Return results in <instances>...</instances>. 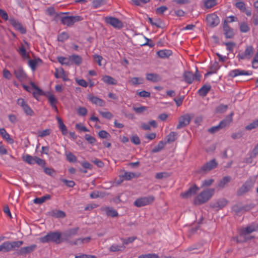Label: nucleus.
<instances>
[{
    "mask_svg": "<svg viewBox=\"0 0 258 258\" xmlns=\"http://www.w3.org/2000/svg\"><path fill=\"white\" fill-rule=\"evenodd\" d=\"M214 192V188H208L203 190L195 198L194 204L195 205H200L207 202L213 196Z\"/></svg>",
    "mask_w": 258,
    "mask_h": 258,
    "instance_id": "1",
    "label": "nucleus"
},
{
    "mask_svg": "<svg viewBox=\"0 0 258 258\" xmlns=\"http://www.w3.org/2000/svg\"><path fill=\"white\" fill-rule=\"evenodd\" d=\"M39 240L43 243L53 242L56 244H59L63 242L62 240L61 233L57 231L49 232L45 236L40 237Z\"/></svg>",
    "mask_w": 258,
    "mask_h": 258,
    "instance_id": "2",
    "label": "nucleus"
},
{
    "mask_svg": "<svg viewBox=\"0 0 258 258\" xmlns=\"http://www.w3.org/2000/svg\"><path fill=\"white\" fill-rule=\"evenodd\" d=\"M64 13H60L56 14L55 16V19L60 18L61 23L67 26H71L74 23L77 22L81 21L83 20V18L80 16H62L60 15H63Z\"/></svg>",
    "mask_w": 258,
    "mask_h": 258,
    "instance_id": "3",
    "label": "nucleus"
},
{
    "mask_svg": "<svg viewBox=\"0 0 258 258\" xmlns=\"http://www.w3.org/2000/svg\"><path fill=\"white\" fill-rule=\"evenodd\" d=\"M255 181L252 179L247 180L244 184L238 189L236 192L237 196H242L243 194L250 191L253 187Z\"/></svg>",
    "mask_w": 258,
    "mask_h": 258,
    "instance_id": "4",
    "label": "nucleus"
},
{
    "mask_svg": "<svg viewBox=\"0 0 258 258\" xmlns=\"http://www.w3.org/2000/svg\"><path fill=\"white\" fill-rule=\"evenodd\" d=\"M201 77V76L199 74L197 68L196 69V72L195 74H194L191 72L187 71L185 72L183 75L184 81L189 84H191L194 80L200 81Z\"/></svg>",
    "mask_w": 258,
    "mask_h": 258,
    "instance_id": "5",
    "label": "nucleus"
},
{
    "mask_svg": "<svg viewBox=\"0 0 258 258\" xmlns=\"http://www.w3.org/2000/svg\"><path fill=\"white\" fill-rule=\"evenodd\" d=\"M104 21L106 24L117 29H121L124 26L122 21L113 17H106L104 18Z\"/></svg>",
    "mask_w": 258,
    "mask_h": 258,
    "instance_id": "6",
    "label": "nucleus"
},
{
    "mask_svg": "<svg viewBox=\"0 0 258 258\" xmlns=\"http://www.w3.org/2000/svg\"><path fill=\"white\" fill-rule=\"evenodd\" d=\"M217 163L215 159H212L203 165L197 172L198 173H206L217 166Z\"/></svg>",
    "mask_w": 258,
    "mask_h": 258,
    "instance_id": "7",
    "label": "nucleus"
},
{
    "mask_svg": "<svg viewBox=\"0 0 258 258\" xmlns=\"http://www.w3.org/2000/svg\"><path fill=\"white\" fill-rule=\"evenodd\" d=\"M254 54V49L251 45L247 46L243 52L239 53L237 57L239 60L247 59L249 60Z\"/></svg>",
    "mask_w": 258,
    "mask_h": 258,
    "instance_id": "8",
    "label": "nucleus"
},
{
    "mask_svg": "<svg viewBox=\"0 0 258 258\" xmlns=\"http://www.w3.org/2000/svg\"><path fill=\"white\" fill-rule=\"evenodd\" d=\"M154 199L153 196L139 198L134 202V205L137 207H143L152 203Z\"/></svg>",
    "mask_w": 258,
    "mask_h": 258,
    "instance_id": "9",
    "label": "nucleus"
},
{
    "mask_svg": "<svg viewBox=\"0 0 258 258\" xmlns=\"http://www.w3.org/2000/svg\"><path fill=\"white\" fill-rule=\"evenodd\" d=\"M79 230V227H75L67 230L62 234V240L63 241H65L69 243V241H72V240H70V238L78 234Z\"/></svg>",
    "mask_w": 258,
    "mask_h": 258,
    "instance_id": "10",
    "label": "nucleus"
},
{
    "mask_svg": "<svg viewBox=\"0 0 258 258\" xmlns=\"http://www.w3.org/2000/svg\"><path fill=\"white\" fill-rule=\"evenodd\" d=\"M36 248V244H32L29 246L22 247L17 251V254L18 255L26 256L33 252Z\"/></svg>",
    "mask_w": 258,
    "mask_h": 258,
    "instance_id": "11",
    "label": "nucleus"
},
{
    "mask_svg": "<svg viewBox=\"0 0 258 258\" xmlns=\"http://www.w3.org/2000/svg\"><path fill=\"white\" fill-rule=\"evenodd\" d=\"M206 21L207 25L210 27L217 26L220 22L219 17L215 14H211L207 16Z\"/></svg>",
    "mask_w": 258,
    "mask_h": 258,
    "instance_id": "12",
    "label": "nucleus"
},
{
    "mask_svg": "<svg viewBox=\"0 0 258 258\" xmlns=\"http://www.w3.org/2000/svg\"><path fill=\"white\" fill-rule=\"evenodd\" d=\"M17 104L23 108L24 111L27 115L32 116L34 115V112L33 110L23 98L18 99L17 100Z\"/></svg>",
    "mask_w": 258,
    "mask_h": 258,
    "instance_id": "13",
    "label": "nucleus"
},
{
    "mask_svg": "<svg viewBox=\"0 0 258 258\" xmlns=\"http://www.w3.org/2000/svg\"><path fill=\"white\" fill-rule=\"evenodd\" d=\"M200 189L197 185L194 184L193 186L184 192L180 194V197L183 199H188L196 195Z\"/></svg>",
    "mask_w": 258,
    "mask_h": 258,
    "instance_id": "14",
    "label": "nucleus"
},
{
    "mask_svg": "<svg viewBox=\"0 0 258 258\" xmlns=\"http://www.w3.org/2000/svg\"><path fill=\"white\" fill-rule=\"evenodd\" d=\"M87 98L89 101L96 105L103 107L105 105V102L103 100L93 95L92 94H88Z\"/></svg>",
    "mask_w": 258,
    "mask_h": 258,
    "instance_id": "15",
    "label": "nucleus"
},
{
    "mask_svg": "<svg viewBox=\"0 0 258 258\" xmlns=\"http://www.w3.org/2000/svg\"><path fill=\"white\" fill-rule=\"evenodd\" d=\"M191 117L188 114L181 116L179 119V123L177 125V129H180L189 124Z\"/></svg>",
    "mask_w": 258,
    "mask_h": 258,
    "instance_id": "16",
    "label": "nucleus"
},
{
    "mask_svg": "<svg viewBox=\"0 0 258 258\" xmlns=\"http://www.w3.org/2000/svg\"><path fill=\"white\" fill-rule=\"evenodd\" d=\"M100 211L105 213L107 216L116 217L118 215L117 211L111 207H102L100 208Z\"/></svg>",
    "mask_w": 258,
    "mask_h": 258,
    "instance_id": "17",
    "label": "nucleus"
},
{
    "mask_svg": "<svg viewBox=\"0 0 258 258\" xmlns=\"http://www.w3.org/2000/svg\"><path fill=\"white\" fill-rule=\"evenodd\" d=\"M9 21L11 25H12L16 30L20 31L22 34H25L26 33V29L19 22L14 18H10Z\"/></svg>",
    "mask_w": 258,
    "mask_h": 258,
    "instance_id": "18",
    "label": "nucleus"
},
{
    "mask_svg": "<svg viewBox=\"0 0 258 258\" xmlns=\"http://www.w3.org/2000/svg\"><path fill=\"white\" fill-rule=\"evenodd\" d=\"M228 203V201L225 199H221L218 200L215 203H211L210 206L214 209H222L224 208Z\"/></svg>",
    "mask_w": 258,
    "mask_h": 258,
    "instance_id": "19",
    "label": "nucleus"
},
{
    "mask_svg": "<svg viewBox=\"0 0 258 258\" xmlns=\"http://www.w3.org/2000/svg\"><path fill=\"white\" fill-rule=\"evenodd\" d=\"M258 224H252L247 226L246 228L242 229L241 230V234L245 235L250 234L254 231L257 230Z\"/></svg>",
    "mask_w": 258,
    "mask_h": 258,
    "instance_id": "20",
    "label": "nucleus"
},
{
    "mask_svg": "<svg viewBox=\"0 0 258 258\" xmlns=\"http://www.w3.org/2000/svg\"><path fill=\"white\" fill-rule=\"evenodd\" d=\"M252 75L251 71H246L244 70H241L239 69H235L231 71L229 73V76L234 78L239 75Z\"/></svg>",
    "mask_w": 258,
    "mask_h": 258,
    "instance_id": "21",
    "label": "nucleus"
},
{
    "mask_svg": "<svg viewBox=\"0 0 258 258\" xmlns=\"http://www.w3.org/2000/svg\"><path fill=\"white\" fill-rule=\"evenodd\" d=\"M235 6L241 12L244 13L247 16H250L251 15V11L246 9L245 4L244 2L238 1L235 3Z\"/></svg>",
    "mask_w": 258,
    "mask_h": 258,
    "instance_id": "22",
    "label": "nucleus"
},
{
    "mask_svg": "<svg viewBox=\"0 0 258 258\" xmlns=\"http://www.w3.org/2000/svg\"><path fill=\"white\" fill-rule=\"evenodd\" d=\"M14 74L20 81H23L26 79L27 76L22 68H19L14 71Z\"/></svg>",
    "mask_w": 258,
    "mask_h": 258,
    "instance_id": "23",
    "label": "nucleus"
},
{
    "mask_svg": "<svg viewBox=\"0 0 258 258\" xmlns=\"http://www.w3.org/2000/svg\"><path fill=\"white\" fill-rule=\"evenodd\" d=\"M223 29L224 35L226 38H232L234 36V33L232 28H230L229 26L225 23L223 25Z\"/></svg>",
    "mask_w": 258,
    "mask_h": 258,
    "instance_id": "24",
    "label": "nucleus"
},
{
    "mask_svg": "<svg viewBox=\"0 0 258 258\" xmlns=\"http://www.w3.org/2000/svg\"><path fill=\"white\" fill-rule=\"evenodd\" d=\"M91 240V237L90 236L85 238H79L74 241H69V244L71 245H77L84 243H88Z\"/></svg>",
    "mask_w": 258,
    "mask_h": 258,
    "instance_id": "25",
    "label": "nucleus"
},
{
    "mask_svg": "<svg viewBox=\"0 0 258 258\" xmlns=\"http://www.w3.org/2000/svg\"><path fill=\"white\" fill-rule=\"evenodd\" d=\"M146 79L147 80L153 83H156L161 80L160 76L156 73H147Z\"/></svg>",
    "mask_w": 258,
    "mask_h": 258,
    "instance_id": "26",
    "label": "nucleus"
},
{
    "mask_svg": "<svg viewBox=\"0 0 258 258\" xmlns=\"http://www.w3.org/2000/svg\"><path fill=\"white\" fill-rule=\"evenodd\" d=\"M69 57V61H70V65L75 64L79 66L82 62V58L79 55L74 54Z\"/></svg>",
    "mask_w": 258,
    "mask_h": 258,
    "instance_id": "27",
    "label": "nucleus"
},
{
    "mask_svg": "<svg viewBox=\"0 0 258 258\" xmlns=\"http://www.w3.org/2000/svg\"><path fill=\"white\" fill-rule=\"evenodd\" d=\"M211 89V86L210 84H205L203 85L198 91L199 94L205 97Z\"/></svg>",
    "mask_w": 258,
    "mask_h": 258,
    "instance_id": "28",
    "label": "nucleus"
},
{
    "mask_svg": "<svg viewBox=\"0 0 258 258\" xmlns=\"http://www.w3.org/2000/svg\"><path fill=\"white\" fill-rule=\"evenodd\" d=\"M0 134L3 138L5 139L9 144H12L14 143V140L10 137V135L7 133L4 128H0Z\"/></svg>",
    "mask_w": 258,
    "mask_h": 258,
    "instance_id": "29",
    "label": "nucleus"
},
{
    "mask_svg": "<svg viewBox=\"0 0 258 258\" xmlns=\"http://www.w3.org/2000/svg\"><path fill=\"white\" fill-rule=\"evenodd\" d=\"M172 54L171 50L169 49L161 50L157 52V54L160 58H166L169 57Z\"/></svg>",
    "mask_w": 258,
    "mask_h": 258,
    "instance_id": "30",
    "label": "nucleus"
},
{
    "mask_svg": "<svg viewBox=\"0 0 258 258\" xmlns=\"http://www.w3.org/2000/svg\"><path fill=\"white\" fill-rule=\"evenodd\" d=\"M233 114V112H231L230 114L226 116L225 119L220 121V123L224 127L228 126L229 124L232 121V117Z\"/></svg>",
    "mask_w": 258,
    "mask_h": 258,
    "instance_id": "31",
    "label": "nucleus"
},
{
    "mask_svg": "<svg viewBox=\"0 0 258 258\" xmlns=\"http://www.w3.org/2000/svg\"><path fill=\"white\" fill-rule=\"evenodd\" d=\"M231 180V177L226 176L223 177L219 182L218 186L221 188H224Z\"/></svg>",
    "mask_w": 258,
    "mask_h": 258,
    "instance_id": "32",
    "label": "nucleus"
},
{
    "mask_svg": "<svg viewBox=\"0 0 258 258\" xmlns=\"http://www.w3.org/2000/svg\"><path fill=\"white\" fill-rule=\"evenodd\" d=\"M58 121L59 128L61 131L63 135H66L68 134V131L66 126L63 123L62 120L58 116L56 117Z\"/></svg>",
    "mask_w": 258,
    "mask_h": 258,
    "instance_id": "33",
    "label": "nucleus"
},
{
    "mask_svg": "<svg viewBox=\"0 0 258 258\" xmlns=\"http://www.w3.org/2000/svg\"><path fill=\"white\" fill-rule=\"evenodd\" d=\"M102 80L106 84L109 85H116L117 83L116 80L111 76L105 75L102 78Z\"/></svg>",
    "mask_w": 258,
    "mask_h": 258,
    "instance_id": "34",
    "label": "nucleus"
},
{
    "mask_svg": "<svg viewBox=\"0 0 258 258\" xmlns=\"http://www.w3.org/2000/svg\"><path fill=\"white\" fill-rule=\"evenodd\" d=\"M51 198V196L49 195H46L41 198H35L33 200V202L36 204H41L45 202L46 200H50Z\"/></svg>",
    "mask_w": 258,
    "mask_h": 258,
    "instance_id": "35",
    "label": "nucleus"
},
{
    "mask_svg": "<svg viewBox=\"0 0 258 258\" xmlns=\"http://www.w3.org/2000/svg\"><path fill=\"white\" fill-rule=\"evenodd\" d=\"M10 251H11V250L10 241H6L0 245V251L7 252Z\"/></svg>",
    "mask_w": 258,
    "mask_h": 258,
    "instance_id": "36",
    "label": "nucleus"
},
{
    "mask_svg": "<svg viewBox=\"0 0 258 258\" xmlns=\"http://www.w3.org/2000/svg\"><path fill=\"white\" fill-rule=\"evenodd\" d=\"M51 215L56 218H63L66 216V214L62 211L54 210L51 212Z\"/></svg>",
    "mask_w": 258,
    "mask_h": 258,
    "instance_id": "37",
    "label": "nucleus"
},
{
    "mask_svg": "<svg viewBox=\"0 0 258 258\" xmlns=\"http://www.w3.org/2000/svg\"><path fill=\"white\" fill-rule=\"evenodd\" d=\"M166 145V143L163 141H160L158 144L155 146L154 149L152 150V152L153 153H155L160 152L163 149H164L165 146Z\"/></svg>",
    "mask_w": 258,
    "mask_h": 258,
    "instance_id": "38",
    "label": "nucleus"
},
{
    "mask_svg": "<svg viewBox=\"0 0 258 258\" xmlns=\"http://www.w3.org/2000/svg\"><path fill=\"white\" fill-rule=\"evenodd\" d=\"M143 81L144 80L142 78L134 77L129 80V82L132 85H137L143 84Z\"/></svg>",
    "mask_w": 258,
    "mask_h": 258,
    "instance_id": "39",
    "label": "nucleus"
},
{
    "mask_svg": "<svg viewBox=\"0 0 258 258\" xmlns=\"http://www.w3.org/2000/svg\"><path fill=\"white\" fill-rule=\"evenodd\" d=\"M228 108L227 105L221 104L218 105L215 109L216 112L218 113H223L225 112Z\"/></svg>",
    "mask_w": 258,
    "mask_h": 258,
    "instance_id": "40",
    "label": "nucleus"
},
{
    "mask_svg": "<svg viewBox=\"0 0 258 258\" xmlns=\"http://www.w3.org/2000/svg\"><path fill=\"white\" fill-rule=\"evenodd\" d=\"M58 61L61 64H66L70 66V61H69V57L68 58L63 56H58L57 57Z\"/></svg>",
    "mask_w": 258,
    "mask_h": 258,
    "instance_id": "41",
    "label": "nucleus"
},
{
    "mask_svg": "<svg viewBox=\"0 0 258 258\" xmlns=\"http://www.w3.org/2000/svg\"><path fill=\"white\" fill-rule=\"evenodd\" d=\"M258 127V119L254 120L252 122L246 125L245 127L246 130L250 131Z\"/></svg>",
    "mask_w": 258,
    "mask_h": 258,
    "instance_id": "42",
    "label": "nucleus"
},
{
    "mask_svg": "<svg viewBox=\"0 0 258 258\" xmlns=\"http://www.w3.org/2000/svg\"><path fill=\"white\" fill-rule=\"evenodd\" d=\"M224 128L222 125L219 123L218 125L212 126L208 129V132L211 134H214L217 132H218L220 130Z\"/></svg>",
    "mask_w": 258,
    "mask_h": 258,
    "instance_id": "43",
    "label": "nucleus"
},
{
    "mask_svg": "<svg viewBox=\"0 0 258 258\" xmlns=\"http://www.w3.org/2000/svg\"><path fill=\"white\" fill-rule=\"evenodd\" d=\"M35 91L33 92V95L35 99H38L40 96L44 95L43 91L38 87L35 89Z\"/></svg>",
    "mask_w": 258,
    "mask_h": 258,
    "instance_id": "44",
    "label": "nucleus"
},
{
    "mask_svg": "<svg viewBox=\"0 0 258 258\" xmlns=\"http://www.w3.org/2000/svg\"><path fill=\"white\" fill-rule=\"evenodd\" d=\"M122 177L126 180H130L136 176L135 174L131 172H125Z\"/></svg>",
    "mask_w": 258,
    "mask_h": 258,
    "instance_id": "45",
    "label": "nucleus"
},
{
    "mask_svg": "<svg viewBox=\"0 0 258 258\" xmlns=\"http://www.w3.org/2000/svg\"><path fill=\"white\" fill-rule=\"evenodd\" d=\"M247 206H243V207H239L237 205H234L232 207V210L237 214H238L240 212L242 211H246L247 210Z\"/></svg>",
    "mask_w": 258,
    "mask_h": 258,
    "instance_id": "46",
    "label": "nucleus"
},
{
    "mask_svg": "<svg viewBox=\"0 0 258 258\" xmlns=\"http://www.w3.org/2000/svg\"><path fill=\"white\" fill-rule=\"evenodd\" d=\"M204 4L207 8L210 9L216 5L217 3L216 0H205Z\"/></svg>",
    "mask_w": 258,
    "mask_h": 258,
    "instance_id": "47",
    "label": "nucleus"
},
{
    "mask_svg": "<svg viewBox=\"0 0 258 258\" xmlns=\"http://www.w3.org/2000/svg\"><path fill=\"white\" fill-rule=\"evenodd\" d=\"M69 35L66 32H62L58 35L57 40L58 41L63 42L69 38Z\"/></svg>",
    "mask_w": 258,
    "mask_h": 258,
    "instance_id": "48",
    "label": "nucleus"
},
{
    "mask_svg": "<svg viewBox=\"0 0 258 258\" xmlns=\"http://www.w3.org/2000/svg\"><path fill=\"white\" fill-rule=\"evenodd\" d=\"M67 160L70 162H76L77 161L76 157L72 153H66Z\"/></svg>",
    "mask_w": 258,
    "mask_h": 258,
    "instance_id": "49",
    "label": "nucleus"
},
{
    "mask_svg": "<svg viewBox=\"0 0 258 258\" xmlns=\"http://www.w3.org/2000/svg\"><path fill=\"white\" fill-rule=\"evenodd\" d=\"M24 160L30 164H34L35 163V156L33 157L31 155H27Z\"/></svg>",
    "mask_w": 258,
    "mask_h": 258,
    "instance_id": "50",
    "label": "nucleus"
},
{
    "mask_svg": "<svg viewBox=\"0 0 258 258\" xmlns=\"http://www.w3.org/2000/svg\"><path fill=\"white\" fill-rule=\"evenodd\" d=\"M107 0H94L93 1V6L97 8L106 3Z\"/></svg>",
    "mask_w": 258,
    "mask_h": 258,
    "instance_id": "51",
    "label": "nucleus"
},
{
    "mask_svg": "<svg viewBox=\"0 0 258 258\" xmlns=\"http://www.w3.org/2000/svg\"><path fill=\"white\" fill-rule=\"evenodd\" d=\"M19 53L24 58H28L29 57V54L27 53L25 46L22 44L21 47L18 50Z\"/></svg>",
    "mask_w": 258,
    "mask_h": 258,
    "instance_id": "52",
    "label": "nucleus"
},
{
    "mask_svg": "<svg viewBox=\"0 0 258 258\" xmlns=\"http://www.w3.org/2000/svg\"><path fill=\"white\" fill-rule=\"evenodd\" d=\"M240 30L242 33H246L249 30V27L247 24L243 22L240 24Z\"/></svg>",
    "mask_w": 258,
    "mask_h": 258,
    "instance_id": "53",
    "label": "nucleus"
},
{
    "mask_svg": "<svg viewBox=\"0 0 258 258\" xmlns=\"http://www.w3.org/2000/svg\"><path fill=\"white\" fill-rule=\"evenodd\" d=\"M177 134L175 132H171L167 137V142L171 143L174 142L176 139Z\"/></svg>",
    "mask_w": 258,
    "mask_h": 258,
    "instance_id": "54",
    "label": "nucleus"
},
{
    "mask_svg": "<svg viewBox=\"0 0 258 258\" xmlns=\"http://www.w3.org/2000/svg\"><path fill=\"white\" fill-rule=\"evenodd\" d=\"M170 176V174L166 172H159L156 174L155 177L157 179H161L164 178H167Z\"/></svg>",
    "mask_w": 258,
    "mask_h": 258,
    "instance_id": "55",
    "label": "nucleus"
},
{
    "mask_svg": "<svg viewBox=\"0 0 258 258\" xmlns=\"http://www.w3.org/2000/svg\"><path fill=\"white\" fill-rule=\"evenodd\" d=\"M124 248H125V246L123 245L119 246V245L113 244V245H112L110 247L109 250L112 252H115V251L121 250H122L121 248L124 249Z\"/></svg>",
    "mask_w": 258,
    "mask_h": 258,
    "instance_id": "56",
    "label": "nucleus"
},
{
    "mask_svg": "<svg viewBox=\"0 0 258 258\" xmlns=\"http://www.w3.org/2000/svg\"><path fill=\"white\" fill-rule=\"evenodd\" d=\"M98 136L101 139H108L110 138V135L105 131L101 130L98 133Z\"/></svg>",
    "mask_w": 258,
    "mask_h": 258,
    "instance_id": "57",
    "label": "nucleus"
},
{
    "mask_svg": "<svg viewBox=\"0 0 258 258\" xmlns=\"http://www.w3.org/2000/svg\"><path fill=\"white\" fill-rule=\"evenodd\" d=\"M38 61L41 62V60L40 58H38L37 59L29 60V65L33 70H35Z\"/></svg>",
    "mask_w": 258,
    "mask_h": 258,
    "instance_id": "58",
    "label": "nucleus"
},
{
    "mask_svg": "<svg viewBox=\"0 0 258 258\" xmlns=\"http://www.w3.org/2000/svg\"><path fill=\"white\" fill-rule=\"evenodd\" d=\"M251 62L252 68L256 69L258 68V51L255 54Z\"/></svg>",
    "mask_w": 258,
    "mask_h": 258,
    "instance_id": "59",
    "label": "nucleus"
},
{
    "mask_svg": "<svg viewBox=\"0 0 258 258\" xmlns=\"http://www.w3.org/2000/svg\"><path fill=\"white\" fill-rule=\"evenodd\" d=\"M51 130L50 129H46L42 131L38 132V137L43 138L47 136H49L50 134Z\"/></svg>",
    "mask_w": 258,
    "mask_h": 258,
    "instance_id": "60",
    "label": "nucleus"
},
{
    "mask_svg": "<svg viewBox=\"0 0 258 258\" xmlns=\"http://www.w3.org/2000/svg\"><path fill=\"white\" fill-rule=\"evenodd\" d=\"M78 114L82 116H84L87 114V109L85 107H80L77 110Z\"/></svg>",
    "mask_w": 258,
    "mask_h": 258,
    "instance_id": "61",
    "label": "nucleus"
},
{
    "mask_svg": "<svg viewBox=\"0 0 258 258\" xmlns=\"http://www.w3.org/2000/svg\"><path fill=\"white\" fill-rule=\"evenodd\" d=\"M99 112H100V114L103 117L107 118L108 119H111L113 116V114L109 111H107V112L100 111Z\"/></svg>",
    "mask_w": 258,
    "mask_h": 258,
    "instance_id": "62",
    "label": "nucleus"
},
{
    "mask_svg": "<svg viewBox=\"0 0 258 258\" xmlns=\"http://www.w3.org/2000/svg\"><path fill=\"white\" fill-rule=\"evenodd\" d=\"M138 258H159L158 255L155 253H148L146 254H142Z\"/></svg>",
    "mask_w": 258,
    "mask_h": 258,
    "instance_id": "63",
    "label": "nucleus"
},
{
    "mask_svg": "<svg viewBox=\"0 0 258 258\" xmlns=\"http://www.w3.org/2000/svg\"><path fill=\"white\" fill-rule=\"evenodd\" d=\"M131 141L136 145H140V139L137 135H134L131 138Z\"/></svg>",
    "mask_w": 258,
    "mask_h": 258,
    "instance_id": "64",
    "label": "nucleus"
}]
</instances>
